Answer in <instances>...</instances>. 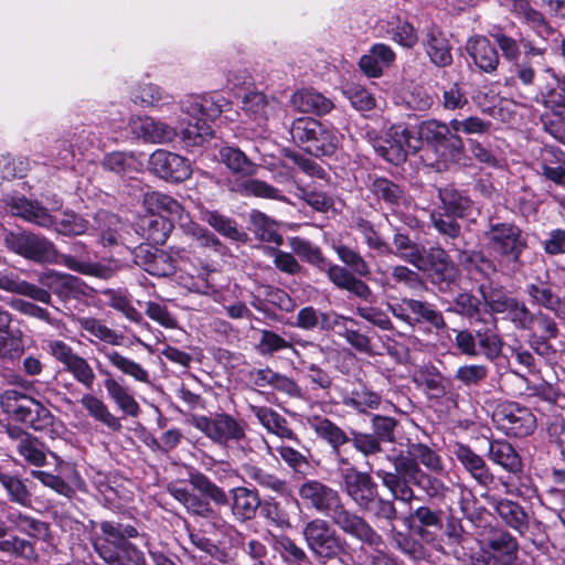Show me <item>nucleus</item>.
I'll list each match as a JSON object with an SVG mask.
<instances>
[{
    "mask_svg": "<svg viewBox=\"0 0 565 565\" xmlns=\"http://www.w3.org/2000/svg\"><path fill=\"white\" fill-rule=\"evenodd\" d=\"M396 54L385 43H375L366 54L359 61V67L370 78H377L383 75V70L388 68L395 62Z\"/></svg>",
    "mask_w": 565,
    "mask_h": 565,
    "instance_id": "c85d7f7f",
    "label": "nucleus"
},
{
    "mask_svg": "<svg viewBox=\"0 0 565 565\" xmlns=\"http://www.w3.org/2000/svg\"><path fill=\"white\" fill-rule=\"evenodd\" d=\"M490 503L501 521L519 534L524 535L530 527V514L520 503L501 498H490Z\"/></svg>",
    "mask_w": 565,
    "mask_h": 565,
    "instance_id": "cd10ccee",
    "label": "nucleus"
},
{
    "mask_svg": "<svg viewBox=\"0 0 565 565\" xmlns=\"http://www.w3.org/2000/svg\"><path fill=\"white\" fill-rule=\"evenodd\" d=\"M0 243L4 247H54V245L34 233L20 227L8 230L0 225Z\"/></svg>",
    "mask_w": 565,
    "mask_h": 565,
    "instance_id": "a18cd8bd",
    "label": "nucleus"
},
{
    "mask_svg": "<svg viewBox=\"0 0 565 565\" xmlns=\"http://www.w3.org/2000/svg\"><path fill=\"white\" fill-rule=\"evenodd\" d=\"M302 537L311 553L326 563L345 552L347 542L324 519L315 518L305 523Z\"/></svg>",
    "mask_w": 565,
    "mask_h": 565,
    "instance_id": "9b49d317",
    "label": "nucleus"
},
{
    "mask_svg": "<svg viewBox=\"0 0 565 565\" xmlns=\"http://www.w3.org/2000/svg\"><path fill=\"white\" fill-rule=\"evenodd\" d=\"M273 109V103L260 92L249 93L243 100V110L250 119L256 121L258 126L266 125Z\"/></svg>",
    "mask_w": 565,
    "mask_h": 565,
    "instance_id": "5fc2aeb1",
    "label": "nucleus"
},
{
    "mask_svg": "<svg viewBox=\"0 0 565 565\" xmlns=\"http://www.w3.org/2000/svg\"><path fill=\"white\" fill-rule=\"evenodd\" d=\"M79 329L88 332L102 342L110 345H121L125 337L117 331L108 328L97 318L82 317L77 320Z\"/></svg>",
    "mask_w": 565,
    "mask_h": 565,
    "instance_id": "13d9d810",
    "label": "nucleus"
},
{
    "mask_svg": "<svg viewBox=\"0 0 565 565\" xmlns=\"http://www.w3.org/2000/svg\"><path fill=\"white\" fill-rule=\"evenodd\" d=\"M298 492L308 508L330 518L332 524L345 535L369 546L382 544V536L364 516L345 507L341 494L334 488L311 479L301 483Z\"/></svg>",
    "mask_w": 565,
    "mask_h": 565,
    "instance_id": "f03ea898",
    "label": "nucleus"
},
{
    "mask_svg": "<svg viewBox=\"0 0 565 565\" xmlns=\"http://www.w3.org/2000/svg\"><path fill=\"white\" fill-rule=\"evenodd\" d=\"M369 179V191L381 205L391 212L396 213L409 205L411 195L405 185L382 175H370Z\"/></svg>",
    "mask_w": 565,
    "mask_h": 565,
    "instance_id": "6ab92c4d",
    "label": "nucleus"
},
{
    "mask_svg": "<svg viewBox=\"0 0 565 565\" xmlns=\"http://www.w3.org/2000/svg\"><path fill=\"white\" fill-rule=\"evenodd\" d=\"M98 353L103 354L111 366L120 373L134 379L136 382L150 384V373L140 363L121 354L119 351L109 349L105 345L97 347Z\"/></svg>",
    "mask_w": 565,
    "mask_h": 565,
    "instance_id": "473e14b6",
    "label": "nucleus"
},
{
    "mask_svg": "<svg viewBox=\"0 0 565 565\" xmlns=\"http://www.w3.org/2000/svg\"><path fill=\"white\" fill-rule=\"evenodd\" d=\"M420 146L426 143L429 149L445 163L467 166V156L462 137L454 130L451 120L444 122L438 119L423 120L418 125Z\"/></svg>",
    "mask_w": 565,
    "mask_h": 565,
    "instance_id": "423d86ee",
    "label": "nucleus"
},
{
    "mask_svg": "<svg viewBox=\"0 0 565 565\" xmlns=\"http://www.w3.org/2000/svg\"><path fill=\"white\" fill-rule=\"evenodd\" d=\"M93 546L98 556L107 565H148L145 553L130 539H147L138 530L127 523L102 521L98 524Z\"/></svg>",
    "mask_w": 565,
    "mask_h": 565,
    "instance_id": "20e7f679",
    "label": "nucleus"
},
{
    "mask_svg": "<svg viewBox=\"0 0 565 565\" xmlns=\"http://www.w3.org/2000/svg\"><path fill=\"white\" fill-rule=\"evenodd\" d=\"M479 292L491 313H504L511 308V302L514 299L507 296L501 288L493 287L492 285L481 284L479 286Z\"/></svg>",
    "mask_w": 565,
    "mask_h": 565,
    "instance_id": "0e129e2a",
    "label": "nucleus"
},
{
    "mask_svg": "<svg viewBox=\"0 0 565 565\" xmlns=\"http://www.w3.org/2000/svg\"><path fill=\"white\" fill-rule=\"evenodd\" d=\"M344 96L351 106L359 111H370L376 107V99L372 93L359 84H348L343 88Z\"/></svg>",
    "mask_w": 565,
    "mask_h": 565,
    "instance_id": "338daca9",
    "label": "nucleus"
},
{
    "mask_svg": "<svg viewBox=\"0 0 565 565\" xmlns=\"http://www.w3.org/2000/svg\"><path fill=\"white\" fill-rule=\"evenodd\" d=\"M407 454L406 457H408L409 460H414L418 466L423 465L431 472L439 473L444 471V463L440 456L427 445L420 443L409 444Z\"/></svg>",
    "mask_w": 565,
    "mask_h": 565,
    "instance_id": "e2e57ef3",
    "label": "nucleus"
},
{
    "mask_svg": "<svg viewBox=\"0 0 565 565\" xmlns=\"http://www.w3.org/2000/svg\"><path fill=\"white\" fill-rule=\"evenodd\" d=\"M311 427L319 438L326 440L331 446L334 452H338L342 445L350 441V436L329 418L316 417L311 422Z\"/></svg>",
    "mask_w": 565,
    "mask_h": 565,
    "instance_id": "603ef678",
    "label": "nucleus"
},
{
    "mask_svg": "<svg viewBox=\"0 0 565 565\" xmlns=\"http://www.w3.org/2000/svg\"><path fill=\"white\" fill-rule=\"evenodd\" d=\"M345 481L342 482V490L362 511L364 507L377 494L379 484L374 481L370 472L352 471L345 476Z\"/></svg>",
    "mask_w": 565,
    "mask_h": 565,
    "instance_id": "4be33fe9",
    "label": "nucleus"
},
{
    "mask_svg": "<svg viewBox=\"0 0 565 565\" xmlns=\"http://www.w3.org/2000/svg\"><path fill=\"white\" fill-rule=\"evenodd\" d=\"M148 163L149 170L167 182L181 183L192 175L189 159L164 149L156 150Z\"/></svg>",
    "mask_w": 565,
    "mask_h": 565,
    "instance_id": "dca6fc26",
    "label": "nucleus"
},
{
    "mask_svg": "<svg viewBox=\"0 0 565 565\" xmlns=\"http://www.w3.org/2000/svg\"><path fill=\"white\" fill-rule=\"evenodd\" d=\"M396 499L383 498L380 492L362 509L361 512L370 514L376 522H385L394 530V522L397 520Z\"/></svg>",
    "mask_w": 565,
    "mask_h": 565,
    "instance_id": "864d4df0",
    "label": "nucleus"
},
{
    "mask_svg": "<svg viewBox=\"0 0 565 565\" xmlns=\"http://www.w3.org/2000/svg\"><path fill=\"white\" fill-rule=\"evenodd\" d=\"M49 349L55 360L63 364L64 370L73 376L76 383L87 391L94 388L97 375L88 360L74 352L73 348L62 340L50 341Z\"/></svg>",
    "mask_w": 565,
    "mask_h": 565,
    "instance_id": "2eb2a0df",
    "label": "nucleus"
},
{
    "mask_svg": "<svg viewBox=\"0 0 565 565\" xmlns=\"http://www.w3.org/2000/svg\"><path fill=\"white\" fill-rule=\"evenodd\" d=\"M375 153L386 162L401 167L409 154H416L420 150V140L406 125H392L385 132V137L374 143Z\"/></svg>",
    "mask_w": 565,
    "mask_h": 565,
    "instance_id": "f8f14e48",
    "label": "nucleus"
},
{
    "mask_svg": "<svg viewBox=\"0 0 565 565\" xmlns=\"http://www.w3.org/2000/svg\"><path fill=\"white\" fill-rule=\"evenodd\" d=\"M512 7L516 18L526 24L539 39L546 42L557 33V29L548 18L534 8L530 0H514Z\"/></svg>",
    "mask_w": 565,
    "mask_h": 565,
    "instance_id": "393cba45",
    "label": "nucleus"
},
{
    "mask_svg": "<svg viewBox=\"0 0 565 565\" xmlns=\"http://www.w3.org/2000/svg\"><path fill=\"white\" fill-rule=\"evenodd\" d=\"M191 423L193 427L220 446L238 443L246 436L245 425L227 413L195 416Z\"/></svg>",
    "mask_w": 565,
    "mask_h": 565,
    "instance_id": "ddd939ff",
    "label": "nucleus"
},
{
    "mask_svg": "<svg viewBox=\"0 0 565 565\" xmlns=\"http://www.w3.org/2000/svg\"><path fill=\"white\" fill-rule=\"evenodd\" d=\"M443 515L440 509L420 505L405 516L403 521L405 525L415 531L422 541L431 544L436 541V532L444 527Z\"/></svg>",
    "mask_w": 565,
    "mask_h": 565,
    "instance_id": "412c9836",
    "label": "nucleus"
},
{
    "mask_svg": "<svg viewBox=\"0 0 565 565\" xmlns=\"http://www.w3.org/2000/svg\"><path fill=\"white\" fill-rule=\"evenodd\" d=\"M189 482L196 491L213 501L216 505L225 507L231 502L232 515L239 522L253 520L262 503L257 490L246 487H236L231 489V495L228 497L223 488L196 469L189 471Z\"/></svg>",
    "mask_w": 565,
    "mask_h": 565,
    "instance_id": "39448f33",
    "label": "nucleus"
},
{
    "mask_svg": "<svg viewBox=\"0 0 565 565\" xmlns=\"http://www.w3.org/2000/svg\"><path fill=\"white\" fill-rule=\"evenodd\" d=\"M408 308L412 312L411 326L427 322L436 329H444L446 327L443 313L434 305L413 299Z\"/></svg>",
    "mask_w": 565,
    "mask_h": 565,
    "instance_id": "680f3d73",
    "label": "nucleus"
},
{
    "mask_svg": "<svg viewBox=\"0 0 565 565\" xmlns=\"http://www.w3.org/2000/svg\"><path fill=\"white\" fill-rule=\"evenodd\" d=\"M519 544L509 532L497 531L487 541L489 554L503 565H511L518 556Z\"/></svg>",
    "mask_w": 565,
    "mask_h": 565,
    "instance_id": "4c0bfd02",
    "label": "nucleus"
},
{
    "mask_svg": "<svg viewBox=\"0 0 565 565\" xmlns=\"http://www.w3.org/2000/svg\"><path fill=\"white\" fill-rule=\"evenodd\" d=\"M546 73L551 81L540 86L535 100L551 110L550 114L565 116V74H559L552 67H547Z\"/></svg>",
    "mask_w": 565,
    "mask_h": 565,
    "instance_id": "b1692460",
    "label": "nucleus"
},
{
    "mask_svg": "<svg viewBox=\"0 0 565 565\" xmlns=\"http://www.w3.org/2000/svg\"><path fill=\"white\" fill-rule=\"evenodd\" d=\"M248 230L260 242L275 244L276 247L284 243L282 226L260 211L253 210L249 214Z\"/></svg>",
    "mask_w": 565,
    "mask_h": 565,
    "instance_id": "72a5a7b5",
    "label": "nucleus"
},
{
    "mask_svg": "<svg viewBox=\"0 0 565 565\" xmlns=\"http://www.w3.org/2000/svg\"><path fill=\"white\" fill-rule=\"evenodd\" d=\"M382 397L377 392L372 391L365 385H359L352 388L344 397L343 405L360 413L365 414L369 409H376L381 404Z\"/></svg>",
    "mask_w": 565,
    "mask_h": 565,
    "instance_id": "49530a36",
    "label": "nucleus"
},
{
    "mask_svg": "<svg viewBox=\"0 0 565 565\" xmlns=\"http://www.w3.org/2000/svg\"><path fill=\"white\" fill-rule=\"evenodd\" d=\"M482 323L475 334L469 330L456 331L455 345L463 355L476 358L482 354L493 361L500 355L503 345L498 332L497 318L489 315Z\"/></svg>",
    "mask_w": 565,
    "mask_h": 565,
    "instance_id": "1a4fd4ad",
    "label": "nucleus"
},
{
    "mask_svg": "<svg viewBox=\"0 0 565 565\" xmlns=\"http://www.w3.org/2000/svg\"><path fill=\"white\" fill-rule=\"evenodd\" d=\"M489 458L509 472L521 470V458L511 444L504 440H494L489 444Z\"/></svg>",
    "mask_w": 565,
    "mask_h": 565,
    "instance_id": "8fccbe9b",
    "label": "nucleus"
},
{
    "mask_svg": "<svg viewBox=\"0 0 565 565\" xmlns=\"http://www.w3.org/2000/svg\"><path fill=\"white\" fill-rule=\"evenodd\" d=\"M100 374L105 375L103 382L108 397L117 405V407L128 416L136 417L140 412V407L129 387L124 385L119 380L113 376L108 370L99 367Z\"/></svg>",
    "mask_w": 565,
    "mask_h": 565,
    "instance_id": "c756f323",
    "label": "nucleus"
},
{
    "mask_svg": "<svg viewBox=\"0 0 565 565\" xmlns=\"http://www.w3.org/2000/svg\"><path fill=\"white\" fill-rule=\"evenodd\" d=\"M136 265L153 276H169L175 270V258L166 249H130Z\"/></svg>",
    "mask_w": 565,
    "mask_h": 565,
    "instance_id": "bb28decb",
    "label": "nucleus"
},
{
    "mask_svg": "<svg viewBox=\"0 0 565 565\" xmlns=\"http://www.w3.org/2000/svg\"><path fill=\"white\" fill-rule=\"evenodd\" d=\"M220 159L233 173L243 177H252L257 171V164L236 147L221 148Z\"/></svg>",
    "mask_w": 565,
    "mask_h": 565,
    "instance_id": "3c124183",
    "label": "nucleus"
},
{
    "mask_svg": "<svg viewBox=\"0 0 565 565\" xmlns=\"http://www.w3.org/2000/svg\"><path fill=\"white\" fill-rule=\"evenodd\" d=\"M23 257L40 264H64L72 270L84 275H98L100 266L81 262L70 255H60L57 249H15Z\"/></svg>",
    "mask_w": 565,
    "mask_h": 565,
    "instance_id": "5701e85b",
    "label": "nucleus"
},
{
    "mask_svg": "<svg viewBox=\"0 0 565 565\" xmlns=\"http://www.w3.org/2000/svg\"><path fill=\"white\" fill-rule=\"evenodd\" d=\"M484 237L493 247H527L522 230L514 223L490 221Z\"/></svg>",
    "mask_w": 565,
    "mask_h": 565,
    "instance_id": "2f4dec72",
    "label": "nucleus"
},
{
    "mask_svg": "<svg viewBox=\"0 0 565 565\" xmlns=\"http://www.w3.org/2000/svg\"><path fill=\"white\" fill-rule=\"evenodd\" d=\"M90 236L104 247H131L137 243L135 225L108 210H98L92 218Z\"/></svg>",
    "mask_w": 565,
    "mask_h": 565,
    "instance_id": "9d476101",
    "label": "nucleus"
},
{
    "mask_svg": "<svg viewBox=\"0 0 565 565\" xmlns=\"http://www.w3.org/2000/svg\"><path fill=\"white\" fill-rule=\"evenodd\" d=\"M8 206L13 215L20 216L29 222L39 225H46L51 223V215L47 210L39 204L36 201H31L24 195L12 196L8 201Z\"/></svg>",
    "mask_w": 565,
    "mask_h": 565,
    "instance_id": "a19ab883",
    "label": "nucleus"
},
{
    "mask_svg": "<svg viewBox=\"0 0 565 565\" xmlns=\"http://www.w3.org/2000/svg\"><path fill=\"white\" fill-rule=\"evenodd\" d=\"M422 46L436 67L444 68L452 64V45L448 34L435 22L426 25L422 31Z\"/></svg>",
    "mask_w": 565,
    "mask_h": 565,
    "instance_id": "a211bd4d",
    "label": "nucleus"
},
{
    "mask_svg": "<svg viewBox=\"0 0 565 565\" xmlns=\"http://www.w3.org/2000/svg\"><path fill=\"white\" fill-rule=\"evenodd\" d=\"M174 221L164 215L145 214L139 216L135 230L137 243L135 247H157L163 245L174 228Z\"/></svg>",
    "mask_w": 565,
    "mask_h": 565,
    "instance_id": "aec40b11",
    "label": "nucleus"
},
{
    "mask_svg": "<svg viewBox=\"0 0 565 565\" xmlns=\"http://www.w3.org/2000/svg\"><path fill=\"white\" fill-rule=\"evenodd\" d=\"M242 475L245 479L257 486L282 493L286 490V481L279 479L276 475L265 470L254 462H245L241 466Z\"/></svg>",
    "mask_w": 565,
    "mask_h": 565,
    "instance_id": "09e8293b",
    "label": "nucleus"
},
{
    "mask_svg": "<svg viewBox=\"0 0 565 565\" xmlns=\"http://www.w3.org/2000/svg\"><path fill=\"white\" fill-rule=\"evenodd\" d=\"M455 456L480 486L488 487L493 482L494 477L487 467L483 458L473 452L468 446L458 445L455 450Z\"/></svg>",
    "mask_w": 565,
    "mask_h": 565,
    "instance_id": "f704fd0d",
    "label": "nucleus"
},
{
    "mask_svg": "<svg viewBox=\"0 0 565 565\" xmlns=\"http://www.w3.org/2000/svg\"><path fill=\"white\" fill-rule=\"evenodd\" d=\"M466 51L479 71L494 73L500 65V54L510 63L511 79L523 86L535 82L536 60L544 61L546 46H539L515 22L494 24L487 35L473 34L466 43Z\"/></svg>",
    "mask_w": 565,
    "mask_h": 565,
    "instance_id": "f257e3e1",
    "label": "nucleus"
},
{
    "mask_svg": "<svg viewBox=\"0 0 565 565\" xmlns=\"http://www.w3.org/2000/svg\"><path fill=\"white\" fill-rule=\"evenodd\" d=\"M512 7L516 18L526 24L539 39L546 42L557 33V29L548 18L534 8L530 0H514Z\"/></svg>",
    "mask_w": 565,
    "mask_h": 565,
    "instance_id": "a878e982",
    "label": "nucleus"
},
{
    "mask_svg": "<svg viewBox=\"0 0 565 565\" xmlns=\"http://www.w3.org/2000/svg\"><path fill=\"white\" fill-rule=\"evenodd\" d=\"M0 484L6 489L10 501L23 507L30 505L31 493L18 476L0 472Z\"/></svg>",
    "mask_w": 565,
    "mask_h": 565,
    "instance_id": "69168bd1",
    "label": "nucleus"
},
{
    "mask_svg": "<svg viewBox=\"0 0 565 565\" xmlns=\"http://www.w3.org/2000/svg\"><path fill=\"white\" fill-rule=\"evenodd\" d=\"M292 139L309 154L331 157L341 145L342 136L328 122L312 117H299L292 121Z\"/></svg>",
    "mask_w": 565,
    "mask_h": 565,
    "instance_id": "0eeeda50",
    "label": "nucleus"
},
{
    "mask_svg": "<svg viewBox=\"0 0 565 565\" xmlns=\"http://www.w3.org/2000/svg\"><path fill=\"white\" fill-rule=\"evenodd\" d=\"M444 214L454 217H466L472 209V201L456 189H444L439 192Z\"/></svg>",
    "mask_w": 565,
    "mask_h": 565,
    "instance_id": "4d7b16f0",
    "label": "nucleus"
},
{
    "mask_svg": "<svg viewBox=\"0 0 565 565\" xmlns=\"http://www.w3.org/2000/svg\"><path fill=\"white\" fill-rule=\"evenodd\" d=\"M2 411L15 422L22 423L35 431L50 429L54 415L40 401L18 391L6 390L0 395Z\"/></svg>",
    "mask_w": 565,
    "mask_h": 565,
    "instance_id": "6e6552de",
    "label": "nucleus"
},
{
    "mask_svg": "<svg viewBox=\"0 0 565 565\" xmlns=\"http://www.w3.org/2000/svg\"><path fill=\"white\" fill-rule=\"evenodd\" d=\"M168 492L193 515L207 519L215 514L214 509L207 500L193 493L185 487L171 483L168 486Z\"/></svg>",
    "mask_w": 565,
    "mask_h": 565,
    "instance_id": "ea45409f",
    "label": "nucleus"
},
{
    "mask_svg": "<svg viewBox=\"0 0 565 565\" xmlns=\"http://www.w3.org/2000/svg\"><path fill=\"white\" fill-rule=\"evenodd\" d=\"M387 459L393 463V470L380 467L375 470V475L394 499L411 504L416 499L412 486L422 489L430 499L445 495L446 484L437 477L426 473L402 451L394 456H387Z\"/></svg>",
    "mask_w": 565,
    "mask_h": 565,
    "instance_id": "7ed1b4c3",
    "label": "nucleus"
},
{
    "mask_svg": "<svg viewBox=\"0 0 565 565\" xmlns=\"http://www.w3.org/2000/svg\"><path fill=\"white\" fill-rule=\"evenodd\" d=\"M142 205L146 214L164 215L175 221L180 220L183 207L174 198L161 192H148L143 195Z\"/></svg>",
    "mask_w": 565,
    "mask_h": 565,
    "instance_id": "58836bf2",
    "label": "nucleus"
},
{
    "mask_svg": "<svg viewBox=\"0 0 565 565\" xmlns=\"http://www.w3.org/2000/svg\"><path fill=\"white\" fill-rule=\"evenodd\" d=\"M370 332L371 329L364 328L360 321L345 316L343 321H341L338 334L358 352L371 354L373 349Z\"/></svg>",
    "mask_w": 565,
    "mask_h": 565,
    "instance_id": "e433bc0d",
    "label": "nucleus"
},
{
    "mask_svg": "<svg viewBox=\"0 0 565 565\" xmlns=\"http://www.w3.org/2000/svg\"><path fill=\"white\" fill-rule=\"evenodd\" d=\"M249 411L256 416L268 433L287 439L296 437L292 429L289 427L287 419L270 407L249 405Z\"/></svg>",
    "mask_w": 565,
    "mask_h": 565,
    "instance_id": "79ce46f5",
    "label": "nucleus"
},
{
    "mask_svg": "<svg viewBox=\"0 0 565 565\" xmlns=\"http://www.w3.org/2000/svg\"><path fill=\"white\" fill-rule=\"evenodd\" d=\"M492 417L501 430L513 437L529 436L536 427V418L532 412L515 402L499 404Z\"/></svg>",
    "mask_w": 565,
    "mask_h": 565,
    "instance_id": "4468645a",
    "label": "nucleus"
},
{
    "mask_svg": "<svg viewBox=\"0 0 565 565\" xmlns=\"http://www.w3.org/2000/svg\"><path fill=\"white\" fill-rule=\"evenodd\" d=\"M407 256L417 269L427 273L434 284L449 281L454 277V267L444 249H411Z\"/></svg>",
    "mask_w": 565,
    "mask_h": 565,
    "instance_id": "f3484780",
    "label": "nucleus"
},
{
    "mask_svg": "<svg viewBox=\"0 0 565 565\" xmlns=\"http://www.w3.org/2000/svg\"><path fill=\"white\" fill-rule=\"evenodd\" d=\"M294 355L299 359V363L303 367L305 376L311 388L313 391L321 390L328 394L333 385V377L330 373L317 363L306 360L298 350H294Z\"/></svg>",
    "mask_w": 565,
    "mask_h": 565,
    "instance_id": "6e6d98bb",
    "label": "nucleus"
},
{
    "mask_svg": "<svg viewBox=\"0 0 565 565\" xmlns=\"http://www.w3.org/2000/svg\"><path fill=\"white\" fill-rule=\"evenodd\" d=\"M488 374L489 369L483 364H465L456 370L454 379L470 388L480 386Z\"/></svg>",
    "mask_w": 565,
    "mask_h": 565,
    "instance_id": "774afa93",
    "label": "nucleus"
},
{
    "mask_svg": "<svg viewBox=\"0 0 565 565\" xmlns=\"http://www.w3.org/2000/svg\"><path fill=\"white\" fill-rule=\"evenodd\" d=\"M0 551L25 559L36 556L33 544L28 540L8 535V527L3 523H0Z\"/></svg>",
    "mask_w": 565,
    "mask_h": 565,
    "instance_id": "bf43d9fd",
    "label": "nucleus"
},
{
    "mask_svg": "<svg viewBox=\"0 0 565 565\" xmlns=\"http://www.w3.org/2000/svg\"><path fill=\"white\" fill-rule=\"evenodd\" d=\"M292 100L300 111L313 113L318 116L327 115L334 108L330 98L313 88L296 92Z\"/></svg>",
    "mask_w": 565,
    "mask_h": 565,
    "instance_id": "37998d69",
    "label": "nucleus"
},
{
    "mask_svg": "<svg viewBox=\"0 0 565 565\" xmlns=\"http://www.w3.org/2000/svg\"><path fill=\"white\" fill-rule=\"evenodd\" d=\"M213 135L210 124L201 122L189 118L186 126L181 130L180 139L183 148L191 150L194 147H201Z\"/></svg>",
    "mask_w": 565,
    "mask_h": 565,
    "instance_id": "052dcab7",
    "label": "nucleus"
},
{
    "mask_svg": "<svg viewBox=\"0 0 565 565\" xmlns=\"http://www.w3.org/2000/svg\"><path fill=\"white\" fill-rule=\"evenodd\" d=\"M81 405L87 412V414L95 420L104 424L114 431L121 429V423L105 404V402L94 394L85 393L81 399Z\"/></svg>",
    "mask_w": 565,
    "mask_h": 565,
    "instance_id": "c03bdc74",
    "label": "nucleus"
},
{
    "mask_svg": "<svg viewBox=\"0 0 565 565\" xmlns=\"http://www.w3.org/2000/svg\"><path fill=\"white\" fill-rule=\"evenodd\" d=\"M202 220L220 235L232 242L245 244L249 239L243 226L238 225L234 218L223 215L216 210L205 211Z\"/></svg>",
    "mask_w": 565,
    "mask_h": 565,
    "instance_id": "c9c22d12",
    "label": "nucleus"
},
{
    "mask_svg": "<svg viewBox=\"0 0 565 565\" xmlns=\"http://www.w3.org/2000/svg\"><path fill=\"white\" fill-rule=\"evenodd\" d=\"M18 454L29 463L42 467L46 463L44 445L36 437L24 430H18Z\"/></svg>",
    "mask_w": 565,
    "mask_h": 565,
    "instance_id": "de8ad7c7",
    "label": "nucleus"
},
{
    "mask_svg": "<svg viewBox=\"0 0 565 565\" xmlns=\"http://www.w3.org/2000/svg\"><path fill=\"white\" fill-rule=\"evenodd\" d=\"M222 100L224 98L216 99L211 95L191 96L182 107L189 117L211 125L223 111Z\"/></svg>",
    "mask_w": 565,
    "mask_h": 565,
    "instance_id": "7c9ffc66",
    "label": "nucleus"
}]
</instances>
